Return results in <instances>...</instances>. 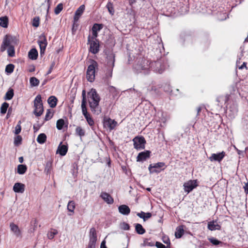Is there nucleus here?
Listing matches in <instances>:
<instances>
[{
    "mask_svg": "<svg viewBox=\"0 0 248 248\" xmlns=\"http://www.w3.org/2000/svg\"><path fill=\"white\" fill-rule=\"evenodd\" d=\"M102 28V25L99 24H94L92 28V31H100Z\"/></svg>",
    "mask_w": 248,
    "mask_h": 248,
    "instance_id": "obj_46",
    "label": "nucleus"
},
{
    "mask_svg": "<svg viewBox=\"0 0 248 248\" xmlns=\"http://www.w3.org/2000/svg\"><path fill=\"white\" fill-rule=\"evenodd\" d=\"M115 54L111 51L107 54V66L108 68H113L115 63Z\"/></svg>",
    "mask_w": 248,
    "mask_h": 248,
    "instance_id": "obj_12",
    "label": "nucleus"
},
{
    "mask_svg": "<svg viewBox=\"0 0 248 248\" xmlns=\"http://www.w3.org/2000/svg\"><path fill=\"white\" fill-rule=\"evenodd\" d=\"M226 155L225 152L222 151L217 154H212L209 159L211 161H218L220 162Z\"/></svg>",
    "mask_w": 248,
    "mask_h": 248,
    "instance_id": "obj_11",
    "label": "nucleus"
},
{
    "mask_svg": "<svg viewBox=\"0 0 248 248\" xmlns=\"http://www.w3.org/2000/svg\"><path fill=\"white\" fill-rule=\"evenodd\" d=\"M8 24V18L7 16L0 17V26L3 28H7Z\"/></svg>",
    "mask_w": 248,
    "mask_h": 248,
    "instance_id": "obj_30",
    "label": "nucleus"
},
{
    "mask_svg": "<svg viewBox=\"0 0 248 248\" xmlns=\"http://www.w3.org/2000/svg\"><path fill=\"white\" fill-rule=\"evenodd\" d=\"M117 123L110 118H105L104 119V124L105 126L108 127L110 130L113 129L116 126Z\"/></svg>",
    "mask_w": 248,
    "mask_h": 248,
    "instance_id": "obj_15",
    "label": "nucleus"
},
{
    "mask_svg": "<svg viewBox=\"0 0 248 248\" xmlns=\"http://www.w3.org/2000/svg\"><path fill=\"white\" fill-rule=\"evenodd\" d=\"M89 241H97V235L96 230L94 228H91L89 232Z\"/></svg>",
    "mask_w": 248,
    "mask_h": 248,
    "instance_id": "obj_25",
    "label": "nucleus"
},
{
    "mask_svg": "<svg viewBox=\"0 0 248 248\" xmlns=\"http://www.w3.org/2000/svg\"><path fill=\"white\" fill-rule=\"evenodd\" d=\"M183 186L185 191L189 193L198 186L197 180H189L185 183Z\"/></svg>",
    "mask_w": 248,
    "mask_h": 248,
    "instance_id": "obj_7",
    "label": "nucleus"
},
{
    "mask_svg": "<svg viewBox=\"0 0 248 248\" xmlns=\"http://www.w3.org/2000/svg\"><path fill=\"white\" fill-rule=\"evenodd\" d=\"M75 208V203L73 201H70L67 204V209L69 212L74 213Z\"/></svg>",
    "mask_w": 248,
    "mask_h": 248,
    "instance_id": "obj_37",
    "label": "nucleus"
},
{
    "mask_svg": "<svg viewBox=\"0 0 248 248\" xmlns=\"http://www.w3.org/2000/svg\"><path fill=\"white\" fill-rule=\"evenodd\" d=\"M25 185L20 183H16L13 186V190L16 193H23L25 190Z\"/></svg>",
    "mask_w": 248,
    "mask_h": 248,
    "instance_id": "obj_19",
    "label": "nucleus"
},
{
    "mask_svg": "<svg viewBox=\"0 0 248 248\" xmlns=\"http://www.w3.org/2000/svg\"><path fill=\"white\" fill-rule=\"evenodd\" d=\"M62 142H61L59 145L58 146L57 154H59L62 156L65 155L68 151V146L65 145H62Z\"/></svg>",
    "mask_w": 248,
    "mask_h": 248,
    "instance_id": "obj_18",
    "label": "nucleus"
},
{
    "mask_svg": "<svg viewBox=\"0 0 248 248\" xmlns=\"http://www.w3.org/2000/svg\"><path fill=\"white\" fill-rule=\"evenodd\" d=\"M119 212L122 215H128L130 212L129 207L125 204L121 205L118 207Z\"/></svg>",
    "mask_w": 248,
    "mask_h": 248,
    "instance_id": "obj_22",
    "label": "nucleus"
},
{
    "mask_svg": "<svg viewBox=\"0 0 248 248\" xmlns=\"http://www.w3.org/2000/svg\"><path fill=\"white\" fill-rule=\"evenodd\" d=\"M209 241L214 245H218L219 244H222L223 242L220 241L215 238L212 237L209 239Z\"/></svg>",
    "mask_w": 248,
    "mask_h": 248,
    "instance_id": "obj_42",
    "label": "nucleus"
},
{
    "mask_svg": "<svg viewBox=\"0 0 248 248\" xmlns=\"http://www.w3.org/2000/svg\"><path fill=\"white\" fill-rule=\"evenodd\" d=\"M96 241H89L88 248H95Z\"/></svg>",
    "mask_w": 248,
    "mask_h": 248,
    "instance_id": "obj_55",
    "label": "nucleus"
},
{
    "mask_svg": "<svg viewBox=\"0 0 248 248\" xmlns=\"http://www.w3.org/2000/svg\"><path fill=\"white\" fill-rule=\"evenodd\" d=\"M14 65L13 64H9L7 65H6L5 68V72L7 74H11L13 73L14 69Z\"/></svg>",
    "mask_w": 248,
    "mask_h": 248,
    "instance_id": "obj_39",
    "label": "nucleus"
},
{
    "mask_svg": "<svg viewBox=\"0 0 248 248\" xmlns=\"http://www.w3.org/2000/svg\"><path fill=\"white\" fill-rule=\"evenodd\" d=\"M100 197L108 204H112L114 202L113 198L110 194L106 192H102Z\"/></svg>",
    "mask_w": 248,
    "mask_h": 248,
    "instance_id": "obj_16",
    "label": "nucleus"
},
{
    "mask_svg": "<svg viewBox=\"0 0 248 248\" xmlns=\"http://www.w3.org/2000/svg\"><path fill=\"white\" fill-rule=\"evenodd\" d=\"M30 82L31 86H37L40 83L39 80L35 77H31L30 79Z\"/></svg>",
    "mask_w": 248,
    "mask_h": 248,
    "instance_id": "obj_36",
    "label": "nucleus"
},
{
    "mask_svg": "<svg viewBox=\"0 0 248 248\" xmlns=\"http://www.w3.org/2000/svg\"><path fill=\"white\" fill-rule=\"evenodd\" d=\"M163 242L167 245V247H170V242L168 237L164 238L163 240Z\"/></svg>",
    "mask_w": 248,
    "mask_h": 248,
    "instance_id": "obj_59",
    "label": "nucleus"
},
{
    "mask_svg": "<svg viewBox=\"0 0 248 248\" xmlns=\"http://www.w3.org/2000/svg\"><path fill=\"white\" fill-rule=\"evenodd\" d=\"M57 101V98L54 96H51L47 99V102L51 108H54L56 106Z\"/></svg>",
    "mask_w": 248,
    "mask_h": 248,
    "instance_id": "obj_27",
    "label": "nucleus"
},
{
    "mask_svg": "<svg viewBox=\"0 0 248 248\" xmlns=\"http://www.w3.org/2000/svg\"><path fill=\"white\" fill-rule=\"evenodd\" d=\"M151 216H152V214H151V213H149V212L148 213H145V215H144V217H143L145 218V221L146 219L150 218L151 217Z\"/></svg>",
    "mask_w": 248,
    "mask_h": 248,
    "instance_id": "obj_62",
    "label": "nucleus"
},
{
    "mask_svg": "<svg viewBox=\"0 0 248 248\" xmlns=\"http://www.w3.org/2000/svg\"><path fill=\"white\" fill-rule=\"evenodd\" d=\"M150 65L148 61L146 60H141L137 62L134 65L133 68L137 73H142L146 74L148 73Z\"/></svg>",
    "mask_w": 248,
    "mask_h": 248,
    "instance_id": "obj_1",
    "label": "nucleus"
},
{
    "mask_svg": "<svg viewBox=\"0 0 248 248\" xmlns=\"http://www.w3.org/2000/svg\"><path fill=\"white\" fill-rule=\"evenodd\" d=\"M89 104L100 102V98L95 89L92 88L90 92L88 93Z\"/></svg>",
    "mask_w": 248,
    "mask_h": 248,
    "instance_id": "obj_6",
    "label": "nucleus"
},
{
    "mask_svg": "<svg viewBox=\"0 0 248 248\" xmlns=\"http://www.w3.org/2000/svg\"><path fill=\"white\" fill-rule=\"evenodd\" d=\"M135 230L137 233L139 234H143L145 232V230L140 224L139 223L135 224Z\"/></svg>",
    "mask_w": 248,
    "mask_h": 248,
    "instance_id": "obj_29",
    "label": "nucleus"
},
{
    "mask_svg": "<svg viewBox=\"0 0 248 248\" xmlns=\"http://www.w3.org/2000/svg\"><path fill=\"white\" fill-rule=\"evenodd\" d=\"M78 21H75L74 20V23H73V27H72V32L73 33H74L75 31H76L77 30V28H78V24L77 23Z\"/></svg>",
    "mask_w": 248,
    "mask_h": 248,
    "instance_id": "obj_56",
    "label": "nucleus"
},
{
    "mask_svg": "<svg viewBox=\"0 0 248 248\" xmlns=\"http://www.w3.org/2000/svg\"><path fill=\"white\" fill-rule=\"evenodd\" d=\"M40 19L39 17H35L32 20V26L35 27H38L39 25Z\"/></svg>",
    "mask_w": 248,
    "mask_h": 248,
    "instance_id": "obj_45",
    "label": "nucleus"
},
{
    "mask_svg": "<svg viewBox=\"0 0 248 248\" xmlns=\"http://www.w3.org/2000/svg\"><path fill=\"white\" fill-rule=\"evenodd\" d=\"M245 189V191L247 194H248V183L246 184L245 186L244 187Z\"/></svg>",
    "mask_w": 248,
    "mask_h": 248,
    "instance_id": "obj_64",
    "label": "nucleus"
},
{
    "mask_svg": "<svg viewBox=\"0 0 248 248\" xmlns=\"http://www.w3.org/2000/svg\"><path fill=\"white\" fill-rule=\"evenodd\" d=\"M155 246L157 248H166V247L165 245H164L161 243L159 242H156Z\"/></svg>",
    "mask_w": 248,
    "mask_h": 248,
    "instance_id": "obj_58",
    "label": "nucleus"
},
{
    "mask_svg": "<svg viewBox=\"0 0 248 248\" xmlns=\"http://www.w3.org/2000/svg\"><path fill=\"white\" fill-rule=\"evenodd\" d=\"M38 43L39 45L40 48V54L42 55L44 54L46 47L47 45V40L46 36L44 34H41L39 36V39L38 41Z\"/></svg>",
    "mask_w": 248,
    "mask_h": 248,
    "instance_id": "obj_10",
    "label": "nucleus"
},
{
    "mask_svg": "<svg viewBox=\"0 0 248 248\" xmlns=\"http://www.w3.org/2000/svg\"><path fill=\"white\" fill-rule=\"evenodd\" d=\"M64 124V121L62 119H59L57 121L56 127L58 130H61L62 129Z\"/></svg>",
    "mask_w": 248,
    "mask_h": 248,
    "instance_id": "obj_38",
    "label": "nucleus"
},
{
    "mask_svg": "<svg viewBox=\"0 0 248 248\" xmlns=\"http://www.w3.org/2000/svg\"><path fill=\"white\" fill-rule=\"evenodd\" d=\"M46 140V136L44 133L40 134L37 138V141L40 144L44 143Z\"/></svg>",
    "mask_w": 248,
    "mask_h": 248,
    "instance_id": "obj_31",
    "label": "nucleus"
},
{
    "mask_svg": "<svg viewBox=\"0 0 248 248\" xmlns=\"http://www.w3.org/2000/svg\"><path fill=\"white\" fill-rule=\"evenodd\" d=\"M27 170V166L25 165H19L17 166V173L19 174H24Z\"/></svg>",
    "mask_w": 248,
    "mask_h": 248,
    "instance_id": "obj_33",
    "label": "nucleus"
},
{
    "mask_svg": "<svg viewBox=\"0 0 248 248\" xmlns=\"http://www.w3.org/2000/svg\"><path fill=\"white\" fill-rule=\"evenodd\" d=\"M246 65H247V63L246 62H244L242 64V65L239 67V69H243L244 67L247 68Z\"/></svg>",
    "mask_w": 248,
    "mask_h": 248,
    "instance_id": "obj_63",
    "label": "nucleus"
},
{
    "mask_svg": "<svg viewBox=\"0 0 248 248\" xmlns=\"http://www.w3.org/2000/svg\"><path fill=\"white\" fill-rule=\"evenodd\" d=\"M55 63L54 62H52V63L51 64V65H50V66L49 67V69L48 71H47V72L46 73V75H49V74H50L51 73V72H52V70H53V68H54V67L55 66Z\"/></svg>",
    "mask_w": 248,
    "mask_h": 248,
    "instance_id": "obj_57",
    "label": "nucleus"
},
{
    "mask_svg": "<svg viewBox=\"0 0 248 248\" xmlns=\"http://www.w3.org/2000/svg\"><path fill=\"white\" fill-rule=\"evenodd\" d=\"M149 64V68L153 69L154 71L159 74L162 73L166 68V64L161 60L150 62Z\"/></svg>",
    "mask_w": 248,
    "mask_h": 248,
    "instance_id": "obj_3",
    "label": "nucleus"
},
{
    "mask_svg": "<svg viewBox=\"0 0 248 248\" xmlns=\"http://www.w3.org/2000/svg\"><path fill=\"white\" fill-rule=\"evenodd\" d=\"M76 134L79 136L80 137L85 135L84 130L80 126H78L76 129Z\"/></svg>",
    "mask_w": 248,
    "mask_h": 248,
    "instance_id": "obj_40",
    "label": "nucleus"
},
{
    "mask_svg": "<svg viewBox=\"0 0 248 248\" xmlns=\"http://www.w3.org/2000/svg\"><path fill=\"white\" fill-rule=\"evenodd\" d=\"M143 246L152 247L154 246V242L152 241L149 242L148 239H146L143 241Z\"/></svg>",
    "mask_w": 248,
    "mask_h": 248,
    "instance_id": "obj_51",
    "label": "nucleus"
},
{
    "mask_svg": "<svg viewBox=\"0 0 248 248\" xmlns=\"http://www.w3.org/2000/svg\"><path fill=\"white\" fill-rule=\"evenodd\" d=\"M34 107L35 108L34 113L36 116H41L44 111L41 96L37 95L34 100Z\"/></svg>",
    "mask_w": 248,
    "mask_h": 248,
    "instance_id": "obj_4",
    "label": "nucleus"
},
{
    "mask_svg": "<svg viewBox=\"0 0 248 248\" xmlns=\"http://www.w3.org/2000/svg\"><path fill=\"white\" fill-rule=\"evenodd\" d=\"M208 229L211 231L220 230L221 226L216 221L209 222L208 224Z\"/></svg>",
    "mask_w": 248,
    "mask_h": 248,
    "instance_id": "obj_23",
    "label": "nucleus"
},
{
    "mask_svg": "<svg viewBox=\"0 0 248 248\" xmlns=\"http://www.w3.org/2000/svg\"><path fill=\"white\" fill-rule=\"evenodd\" d=\"M52 116H53V113L51 112V110L47 109L46 113L45 116V120L48 121V120H50L52 117Z\"/></svg>",
    "mask_w": 248,
    "mask_h": 248,
    "instance_id": "obj_48",
    "label": "nucleus"
},
{
    "mask_svg": "<svg viewBox=\"0 0 248 248\" xmlns=\"http://www.w3.org/2000/svg\"><path fill=\"white\" fill-rule=\"evenodd\" d=\"M9 106V104L7 102H4L2 104L0 107V113L1 114H4L6 113Z\"/></svg>",
    "mask_w": 248,
    "mask_h": 248,
    "instance_id": "obj_35",
    "label": "nucleus"
},
{
    "mask_svg": "<svg viewBox=\"0 0 248 248\" xmlns=\"http://www.w3.org/2000/svg\"><path fill=\"white\" fill-rule=\"evenodd\" d=\"M22 138L20 136H17L15 138L14 144L15 145H19L21 143Z\"/></svg>",
    "mask_w": 248,
    "mask_h": 248,
    "instance_id": "obj_47",
    "label": "nucleus"
},
{
    "mask_svg": "<svg viewBox=\"0 0 248 248\" xmlns=\"http://www.w3.org/2000/svg\"><path fill=\"white\" fill-rule=\"evenodd\" d=\"M28 56L30 59L35 60L38 57V52L35 48H32L30 50L28 53Z\"/></svg>",
    "mask_w": 248,
    "mask_h": 248,
    "instance_id": "obj_28",
    "label": "nucleus"
},
{
    "mask_svg": "<svg viewBox=\"0 0 248 248\" xmlns=\"http://www.w3.org/2000/svg\"><path fill=\"white\" fill-rule=\"evenodd\" d=\"M134 147L138 150L144 149L146 140L143 137H136L133 140Z\"/></svg>",
    "mask_w": 248,
    "mask_h": 248,
    "instance_id": "obj_5",
    "label": "nucleus"
},
{
    "mask_svg": "<svg viewBox=\"0 0 248 248\" xmlns=\"http://www.w3.org/2000/svg\"><path fill=\"white\" fill-rule=\"evenodd\" d=\"M21 122L20 121H18L17 124L16 125V127H15L14 133L16 135H18L21 132Z\"/></svg>",
    "mask_w": 248,
    "mask_h": 248,
    "instance_id": "obj_43",
    "label": "nucleus"
},
{
    "mask_svg": "<svg viewBox=\"0 0 248 248\" xmlns=\"http://www.w3.org/2000/svg\"><path fill=\"white\" fill-rule=\"evenodd\" d=\"M144 215H145V213L144 212L141 211L140 213H138L137 214V216L140 217V218H141L143 219L144 221H145V218L144 217Z\"/></svg>",
    "mask_w": 248,
    "mask_h": 248,
    "instance_id": "obj_60",
    "label": "nucleus"
},
{
    "mask_svg": "<svg viewBox=\"0 0 248 248\" xmlns=\"http://www.w3.org/2000/svg\"><path fill=\"white\" fill-rule=\"evenodd\" d=\"M108 71L106 73V77L108 78H109L112 77L113 68H108Z\"/></svg>",
    "mask_w": 248,
    "mask_h": 248,
    "instance_id": "obj_53",
    "label": "nucleus"
},
{
    "mask_svg": "<svg viewBox=\"0 0 248 248\" xmlns=\"http://www.w3.org/2000/svg\"><path fill=\"white\" fill-rule=\"evenodd\" d=\"M96 241H89L88 248H95Z\"/></svg>",
    "mask_w": 248,
    "mask_h": 248,
    "instance_id": "obj_54",
    "label": "nucleus"
},
{
    "mask_svg": "<svg viewBox=\"0 0 248 248\" xmlns=\"http://www.w3.org/2000/svg\"><path fill=\"white\" fill-rule=\"evenodd\" d=\"M184 233V226L181 225L177 227L175 233V237L180 238Z\"/></svg>",
    "mask_w": 248,
    "mask_h": 248,
    "instance_id": "obj_26",
    "label": "nucleus"
},
{
    "mask_svg": "<svg viewBox=\"0 0 248 248\" xmlns=\"http://www.w3.org/2000/svg\"><path fill=\"white\" fill-rule=\"evenodd\" d=\"M11 230L14 233L16 236H19L21 234L20 231L18 227L13 223L10 225Z\"/></svg>",
    "mask_w": 248,
    "mask_h": 248,
    "instance_id": "obj_24",
    "label": "nucleus"
},
{
    "mask_svg": "<svg viewBox=\"0 0 248 248\" xmlns=\"http://www.w3.org/2000/svg\"><path fill=\"white\" fill-rule=\"evenodd\" d=\"M7 52L9 56L11 57H14L15 54L14 46H9L7 49Z\"/></svg>",
    "mask_w": 248,
    "mask_h": 248,
    "instance_id": "obj_41",
    "label": "nucleus"
},
{
    "mask_svg": "<svg viewBox=\"0 0 248 248\" xmlns=\"http://www.w3.org/2000/svg\"><path fill=\"white\" fill-rule=\"evenodd\" d=\"M82 112L87 122L90 126H93L94 124V121L93 119L90 117V114L88 113L87 108H82Z\"/></svg>",
    "mask_w": 248,
    "mask_h": 248,
    "instance_id": "obj_20",
    "label": "nucleus"
},
{
    "mask_svg": "<svg viewBox=\"0 0 248 248\" xmlns=\"http://www.w3.org/2000/svg\"><path fill=\"white\" fill-rule=\"evenodd\" d=\"M58 232L56 230H54L53 232H49L47 233V237L49 239H52L54 238V236L57 234Z\"/></svg>",
    "mask_w": 248,
    "mask_h": 248,
    "instance_id": "obj_49",
    "label": "nucleus"
},
{
    "mask_svg": "<svg viewBox=\"0 0 248 248\" xmlns=\"http://www.w3.org/2000/svg\"><path fill=\"white\" fill-rule=\"evenodd\" d=\"M11 41L8 36L6 35L4 36L2 43L0 46V51L3 52L6 50L7 47L11 46Z\"/></svg>",
    "mask_w": 248,
    "mask_h": 248,
    "instance_id": "obj_17",
    "label": "nucleus"
},
{
    "mask_svg": "<svg viewBox=\"0 0 248 248\" xmlns=\"http://www.w3.org/2000/svg\"><path fill=\"white\" fill-rule=\"evenodd\" d=\"M121 228L122 229L124 230H128L130 229L129 225L125 222H123L121 224Z\"/></svg>",
    "mask_w": 248,
    "mask_h": 248,
    "instance_id": "obj_52",
    "label": "nucleus"
},
{
    "mask_svg": "<svg viewBox=\"0 0 248 248\" xmlns=\"http://www.w3.org/2000/svg\"><path fill=\"white\" fill-rule=\"evenodd\" d=\"M63 5L62 3H59L55 8L54 12L56 15H58L62 10Z\"/></svg>",
    "mask_w": 248,
    "mask_h": 248,
    "instance_id": "obj_44",
    "label": "nucleus"
},
{
    "mask_svg": "<svg viewBox=\"0 0 248 248\" xmlns=\"http://www.w3.org/2000/svg\"><path fill=\"white\" fill-rule=\"evenodd\" d=\"M89 43L90 44V51L93 54H96L98 52L99 49V43L96 39L95 40H91L90 36L88 37V39Z\"/></svg>",
    "mask_w": 248,
    "mask_h": 248,
    "instance_id": "obj_9",
    "label": "nucleus"
},
{
    "mask_svg": "<svg viewBox=\"0 0 248 248\" xmlns=\"http://www.w3.org/2000/svg\"><path fill=\"white\" fill-rule=\"evenodd\" d=\"M91 111L95 114L99 115L101 113V108L99 106V102L90 103L89 104Z\"/></svg>",
    "mask_w": 248,
    "mask_h": 248,
    "instance_id": "obj_14",
    "label": "nucleus"
},
{
    "mask_svg": "<svg viewBox=\"0 0 248 248\" xmlns=\"http://www.w3.org/2000/svg\"><path fill=\"white\" fill-rule=\"evenodd\" d=\"M107 7L109 13L111 15H113L114 10L113 8L112 4L110 2L108 3L107 5Z\"/></svg>",
    "mask_w": 248,
    "mask_h": 248,
    "instance_id": "obj_50",
    "label": "nucleus"
},
{
    "mask_svg": "<svg viewBox=\"0 0 248 248\" xmlns=\"http://www.w3.org/2000/svg\"><path fill=\"white\" fill-rule=\"evenodd\" d=\"M82 101L81 107L82 108H87L86 107V103H87V99L86 97V92L85 90H83L82 92Z\"/></svg>",
    "mask_w": 248,
    "mask_h": 248,
    "instance_id": "obj_32",
    "label": "nucleus"
},
{
    "mask_svg": "<svg viewBox=\"0 0 248 248\" xmlns=\"http://www.w3.org/2000/svg\"><path fill=\"white\" fill-rule=\"evenodd\" d=\"M151 152L150 151H145L140 153L137 157V161L143 162L149 158Z\"/></svg>",
    "mask_w": 248,
    "mask_h": 248,
    "instance_id": "obj_13",
    "label": "nucleus"
},
{
    "mask_svg": "<svg viewBox=\"0 0 248 248\" xmlns=\"http://www.w3.org/2000/svg\"><path fill=\"white\" fill-rule=\"evenodd\" d=\"M92 33H93V37H92L91 40H95V39H96L95 38L97 36V31H92Z\"/></svg>",
    "mask_w": 248,
    "mask_h": 248,
    "instance_id": "obj_61",
    "label": "nucleus"
},
{
    "mask_svg": "<svg viewBox=\"0 0 248 248\" xmlns=\"http://www.w3.org/2000/svg\"><path fill=\"white\" fill-rule=\"evenodd\" d=\"M84 10V5H81L78 8V9L76 10L75 12V16L74 17V20L75 21H78V19H79L80 16L82 15Z\"/></svg>",
    "mask_w": 248,
    "mask_h": 248,
    "instance_id": "obj_21",
    "label": "nucleus"
},
{
    "mask_svg": "<svg viewBox=\"0 0 248 248\" xmlns=\"http://www.w3.org/2000/svg\"><path fill=\"white\" fill-rule=\"evenodd\" d=\"M14 90L12 89L9 90L6 93L4 99L7 100H11L14 96Z\"/></svg>",
    "mask_w": 248,
    "mask_h": 248,
    "instance_id": "obj_34",
    "label": "nucleus"
},
{
    "mask_svg": "<svg viewBox=\"0 0 248 248\" xmlns=\"http://www.w3.org/2000/svg\"><path fill=\"white\" fill-rule=\"evenodd\" d=\"M97 67V62L94 60H91L86 72L87 79L89 82H92L94 80L95 70Z\"/></svg>",
    "mask_w": 248,
    "mask_h": 248,
    "instance_id": "obj_2",
    "label": "nucleus"
},
{
    "mask_svg": "<svg viewBox=\"0 0 248 248\" xmlns=\"http://www.w3.org/2000/svg\"><path fill=\"white\" fill-rule=\"evenodd\" d=\"M165 166V164L164 162H158L157 163L150 164L149 166L148 169L151 173H158L161 170H159V169H160Z\"/></svg>",
    "mask_w": 248,
    "mask_h": 248,
    "instance_id": "obj_8",
    "label": "nucleus"
}]
</instances>
